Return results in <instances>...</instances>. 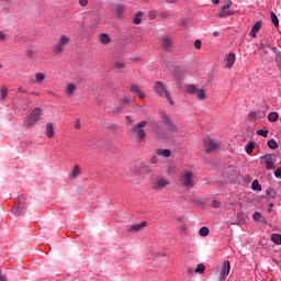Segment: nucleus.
Wrapping results in <instances>:
<instances>
[{
	"instance_id": "bf43d9fd",
	"label": "nucleus",
	"mask_w": 281,
	"mask_h": 281,
	"mask_svg": "<svg viewBox=\"0 0 281 281\" xmlns=\"http://www.w3.org/2000/svg\"><path fill=\"white\" fill-rule=\"evenodd\" d=\"M181 229H182V232H188V225H182Z\"/></svg>"
},
{
	"instance_id": "6e6552de",
	"label": "nucleus",
	"mask_w": 281,
	"mask_h": 281,
	"mask_svg": "<svg viewBox=\"0 0 281 281\" xmlns=\"http://www.w3.org/2000/svg\"><path fill=\"white\" fill-rule=\"evenodd\" d=\"M67 43H69V37H67V35H63L57 45L54 46L53 48V53L55 54V56H58V54H63V47H65V45H67Z\"/></svg>"
},
{
	"instance_id": "f3484780",
	"label": "nucleus",
	"mask_w": 281,
	"mask_h": 281,
	"mask_svg": "<svg viewBox=\"0 0 281 281\" xmlns=\"http://www.w3.org/2000/svg\"><path fill=\"white\" fill-rule=\"evenodd\" d=\"M131 91H132V93H135V95H138V98H140V100H144V98H146V94H144V92H142V90L139 89V86H137L135 83L131 86Z\"/></svg>"
},
{
	"instance_id": "f03ea898",
	"label": "nucleus",
	"mask_w": 281,
	"mask_h": 281,
	"mask_svg": "<svg viewBox=\"0 0 281 281\" xmlns=\"http://www.w3.org/2000/svg\"><path fill=\"white\" fill-rule=\"evenodd\" d=\"M154 91L157 95H159V98L164 97V94H165L169 104L171 106H175V100H172V97L170 95V92L168 91V89H166V86H164V82L156 81L155 87H154Z\"/></svg>"
},
{
	"instance_id": "052dcab7",
	"label": "nucleus",
	"mask_w": 281,
	"mask_h": 281,
	"mask_svg": "<svg viewBox=\"0 0 281 281\" xmlns=\"http://www.w3.org/2000/svg\"><path fill=\"white\" fill-rule=\"evenodd\" d=\"M188 273H189V276H192L194 273V270L192 268H189Z\"/></svg>"
},
{
	"instance_id": "393cba45",
	"label": "nucleus",
	"mask_w": 281,
	"mask_h": 281,
	"mask_svg": "<svg viewBox=\"0 0 281 281\" xmlns=\"http://www.w3.org/2000/svg\"><path fill=\"white\" fill-rule=\"evenodd\" d=\"M251 190H254L255 192H260L262 190V187L260 186V182L258 180L252 181Z\"/></svg>"
},
{
	"instance_id": "864d4df0",
	"label": "nucleus",
	"mask_w": 281,
	"mask_h": 281,
	"mask_svg": "<svg viewBox=\"0 0 281 281\" xmlns=\"http://www.w3.org/2000/svg\"><path fill=\"white\" fill-rule=\"evenodd\" d=\"M26 56H27V58H32V56H34V52L29 49L26 52Z\"/></svg>"
},
{
	"instance_id": "ddd939ff",
	"label": "nucleus",
	"mask_w": 281,
	"mask_h": 281,
	"mask_svg": "<svg viewBox=\"0 0 281 281\" xmlns=\"http://www.w3.org/2000/svg\"><path fill=\"white\" fill-rule=\"evenodd\" d=\"M146 225H148V223L146 221H144L140 224L128 225L126 227V229L130 234L133 232H142V229H144V227H146Z\"/></svg>"
},
{
	"instance_id": "5fc2aeb1",
	"label": "nucleus",
	"mask_w": 281,
	"mask_h": 281,
	"mask_svg": "<svg viewBox=\"0 0 281 281\" xmlns=\"http://www.w3.org/2000/svg\"><path fill=\"white\" fill-rule=\"evenodd\" d=\"M18 93H27V90L23 89V87H20L18 89Z\"/></svg>"
},
{
	"instance_id": "49530a36",
	"label": "nucleus",
	"mask_w": 281,
	"mask_h": 281,
	"mask_svg": "<svg viewBox=\"0 0 281 281\" xmlns=\"http://www.w3.org/2000/svg\"><path fill=\"white\" fill-rule=\"evenodd\" d=\"M274 177H277V179H281V167L274 171Z\"/></svg>"
},
{
	"instance_id": "2eb2a0df",
	"label": "nucleus",
	"mask_w": 281,
	"mask_h": 281,
	"mask_svg": "<svg viewBox=\"0 0 281 281\" xmlns=\"http://www.w3.org/2000/svg\"><path fill=\"white\" fill-rule=\"evenodd\" d=\"M234 63H236V54L229 53L227 58L225 59L224 67L226 69H232L234 67Z\"/></svg>"
},
{
	"instance_id": "69168bd1",
	"label": "nucleus",
	"mask_w": 281,
	"mask_h": 281,
	"mask_svg": "<svg viewBox=\"0 0 281 281\" xmlns=\"http://www.w3.org/2000/svg\"><path fill=\"white\" fill-rule=\"evenodd\" d=\"M167 1V3H177V1H179V0H166Z\"/></svg>"
},
{
	"instance_id": "bb28decb",
	"label": "nucleus",
	"mask_w": 281,
	"mask_h": 281,
	"mask_svg": "<svg viewBox=\"0 0 281 281\" xmlns=\"http://www.w3.org/2000/svg\"><path fill=\"white\" fill-rule=\"evenodd\" d=\"M271 240L274 245H281V235L280 234H272Z\"/></svg>"
},
{
	"instance_id": "423d86ee",
	"label": "nucleus",
	"mask_w": 281,
	"mask_h": 281,
	"mask_svg": "<svg viewBox=\"0 0 281 281\" xmlns=\"http://www.w3.org/2000/svg\"><path fill=\"white\" fill-rule=\"evenodd\" d=\"M233 2L232 0L226 1L218 11L220 19H225V16H232L234 14L233 10H229L232 8Z\"/></svg>"
},
{
	"instance_id": "680f3d73",
	"label": "nucleus",
	"mask_w": 281,
	"mask_h": 281,
	"mask_svg": "<svg viewBox=\"0 0 281 281\" xmlns=\"http://www.w3.org/2000/svg\"><path fill=\"white\" fill-rule=\"evenodd\" d=\"M265 47H267V45H265V43L259 44V49H263Z\"/></svg>"
},
{
	"instance_id": "6ab92c4d",
	"label": "nucleus",
	"mask_w": 281,
	"mask_h": 281,
	"mask_svg": "<svg viewBox=\"0 0 281 281\" xmlns=\"http://www.w3.org/2000/svg\"><path fill=\"white\" fill-rule=\"evenodd\" d=\"M46 137H48V139H52V137H54V124L52 123L46 124Z\"/></svg>"
},
{
	"instance_id": "72a5a7b5",
	"label": "nucleus",
	"mask_w": 281,
	"mask_h": 281,
	"mask_svg": "<svg viewBox=\"0 0 281 281\" xmlns=\"http://www.w3.org/2000/svg\"><path fill=\"white\" fill-rule=\"evenodd\" d=\"M268 147H270L271 150H276V148H278V142H276L273 138L268 140Z\"/></svg>"
},
{
	"instance_id": "8fccbe9b",
	"label": "nucleus",
	"mask_w": 281,
	"mask_h": 281,
	"mask_svg": "<svg viewBox=\"0 0 281 281\" xmlns=\"http://www.w3.org/2000/svg\"><path fill=\"white\" fill-rule=\"evenodd\" d=\"M79 3L82 8H86V5L89 3V0H79Z\"/></svg>"
},
{
	"instance_id": "f8f14e48",
	"label": "nucleus",
	"mask_w": 281,
	"mask_h": 281,
	"mask_svg": "<svg viewBox=\"0 0 281 281\" xmlns=\"http://www.w3.org/2000/svg\"><path fill=\"white\" fill-rule=\"evenodd\" d=\"M192 171H187L182 175L181 182L186 188H194V182L192 181Z\"/></svg>"
},
{
	"instance_id": "b1692460",
	"label": "nucleus",
	"mask_w": 281,
	"mask_h": 281,
	"mask_svg": "<svg viewBox=\"0 0 281 281\" xmlns=\"http://www.w3.org/2000/svg\"><path fill=\"white\" fill-rule=\"evenodd\" d=\"M271 21L276 27H280V20H278V15H276V12H270Z\"/></svg>"
},
{
	"instance_id": "2f4dec72",
	"label": "nucleus",
	"mask_w": 281,
	"mask_h": 281,
	"mask_svg": "<svg viewBox=\"0 0 281 281\" xmlns=\"http://www.w3.org/2000/svg\"><path fill=\"white\" fill-rule=\"evenodd\" d=\"M168 183H169L168 180H166L164 178L157 180L158 188H166V186H168Z\"/></svg>"
},
{
	"instance_id": "de8ad7c7",
	"label": "nucleus",
	"mask_w": 281,
	"mask_h": 281,
	"mask_svg": "<svg viewBox=\"0 0 281 281\" xmlns=\"http://www.w3.org/2000/svg\"><path fill=\"white\" fill-rule=\"evenodd\" d=\"M201 45H202L201 40H196V41L194 42V47H195V49H201Z\"/></svg>"
},
{
	"instance_id": "4be33fe9",
	"label": "nucleus",
	"mask_w": 281,
	"mask_h": 281,
	"mask_svg": "<svg viewBox=\"0 0 281 281\" xmlns=\"http://www.w3.org/2000/svg\"><path fill=\"white\" fill-rule=\"evenodd\" d=\"M199 88H196V86L194 85H188L186 86V91L187 93H189V95H194V93H196Z\"/></svg>"
},
{
	"instance_id": "37998d69",
	"label": "nucleus",
	"mask_w": 281,
	"mask_h": 281,
	"mask_svg": "<svg viewBox=\"0 0 281 281\" xmlns=\"http://www.w3.org/2000/svg\"><path fill=\"white\" fill-rule=\"evenodd\" d=\"M124 67H125L124 63L116 61L114 64V69H124Z\"/></svg>"
},
{
	"instance_id": "79ce46f5",
	"label": "nucleus",
	"mask_w": 281,
	"mask_h": 281,
	"mask_svg": "<svg viewBox=\"0 0 281 281\" xmlns=\"http://www.w3.org/2000/svg\"><path fill=\"white\" fill-rule=\"evenodd\" d=\"M193 203H195V205H205L207 203V199L205 200H193Z\"/></svg>"
},
{
	"instance_id": "9b49d317",
	"label": "nucleus",
	"mask_w": 281,
	"mask_h": 281,
	"mask_svg": "<svg viewBox=\"0 0 281 281\" xmlns=\"http://www.w3.org/2000/svg\"><path fill=\"white\" fill-rule=\"evenodd\" d=\"M229 271H232V265L229 263V260H225L222 265L218 280H226L227 276H229Z\"/></svg>"
},
{
	"instance_id": "c756f323",
	"label": "nucleus",
	"mask_w": 281,
	"mask_h": 281,
	"mask_svg": "<svg viewBox=\"0 0 281 281\" xmlns=\"http://www.w3.org/2000/svg\"><path fill=\"white\" fill-rule=\"evenodd\" d=\"M195 95H196L198 100H205V90L198 89L195 91Z\"/></svg>"
},
{
	"instance_id": "5701e85b",
	"label": "nucleus",
	"mask_w": 281,
	"mask_h": 281,
	"mask_svg": "<svg viewBox=\"0 0 281 281\" xmlns=\"http://www.w3.org/2000/svg\"><path fill=\"white\" fill-rule=\"evenodd\" d=\"M278 120H280V114H278V112H270L268 114L269 122H278Z\"/></svg>"
},
{
	"instance_id": "0e129e2a",
	"label": "nucleus",
	"mask_w": 281,
	"mask_h": 281,
	"mask_svg": "<svg viewBox=\"0 0 281 281\" xmlns=\"http://www.w3.org/2000/svg\"><path fill=\"white\" fill-rule=\"evenodd\" d=\"M213 36H221V33L218 31H214Z\"/></svg>"
},
{
	"instance_id": "6e6d98bb",
	"label": "nucleus",
	"mask_w": 281,
	"mask_h": 281,
	"mask_svg": "<svg viewBox=\"0 0 281 281\" xmlns=\"http://www.w3.org/2000/svg\"><path fill=\"white\" fill-rule=\"evenodd\" d=\"M157 161H158V158H157V156L154 155L151 157V164H157Z\"/></svg>"
},
{
	"instance_id": "0eeeda50",
	"label": "nucleus",
	"mask_w": 281,
	"mask_h": 281,
	"mask_svg": "<svg viewBox=\"0 0 281 281\" xmlns=\"http://www.w3.org/2000/svg\"><path fill=\"white\" fill-rule=\"evenodd\" d=\"M162 124L167 126V131H169V133H179V128L177 125H175V123H172L170 116H168L166 112H162Z\"/></svg>"
},
{
	"instance_id": "c03bdc74",
	"label": "nucleus",
	"mask_w": 281,
	"mask_h": 281,
	"mask_svg": "<svg viewBox=\"0 0 281 281\" xmlns=\"http://www.w3.org/2000/svg\"><path fill=\"white\" fill-rule=\"evenodd\" d=\"M237 218H239V225H246L247 222H245V218H243V213H238Z\"/></svg>"
},
{
	"instance_id": "a19ab883",
	"label": "nucleus",
	"mask_w": 281,
	"mask_h": 281,
	"mask_svg": "<svg viewBox=\"0 0 281 281\" xmlns=\"http://www.w3.org/2000/svg\"><path fill=\"white\" fill-rule=\"evenodd\" d=\"M257 135H260L261 137H267L269 135V130H258Z\"/></svg>"
},
{
	"instance_id": "f704fd0d",
	"label": "nucleus",
	"mask_w": 281,
	"mask_h": 281,
	"mask_svg": "<svg viewBox=\"0 0 281 281\" xmlns=\"http://www.w3.org/2000/svg\"><path fill=\"white\" fill-rule=\"evenodd\" d=\"M200 236H209L210 235V228L203 226L199 231Z\"/></svg>"
},
{
	"instance_id": "c85d7f7f",
	"label": "nucleus",
	"mask_w": 281,
	"mask_h": 281,
	"mask_svg": "<svg viewBox=\"0 0 281 281\" xmlns=\"http://www.w3.org/2000/svg\"><path fill=\"white\" fill-rule=\"evenodd\" d=\"M252 217H254V221H259V223H265V217L260 212H255Z\"/></svg>"
},
{
	"instance_id": "cd10ccee",
	"label": "nucleus",
	"mask_w": 281,
	"mask_h": 281,
	"mask_svg": "<svg viewBox=\"0 0 281 281\" xmlns=\"http://www.w3.org/2000/svg\"><path fill=\"white\" fill-rule=\"evenodd\" d=\"M195 273H198L199 276H203V273H205V265L199 263L195 268Z\"/></svg>"
},
{
	"instance_id": "412c9836",
	"label": "nucleus",
	"mask_w": 281,
	"mask_h": 281,
	"mask_svg": "<svg viewBox=\"0 0 281 281\" xmlns=\"http://www.w3.org/2000/svg\"><path fill=\"white\" fill-rule=\"evenodd\" d=\"M143 16H144V12L138 11V12L135 14L134 19H133L134 25H139V23H142V18H143Z\"/></svg>"
},
{
	"instance_id": "20e7f679",
	"label": "nucleus",
	"mask_w": 281,
	"mask_h": 281,
	"mask_svg": "<svg viewBox=\"0 0 281 281\" xmlns=\"http://www.w3.org/2000/svg\"><path fill=\"white\" fill-rule=\"evenodd\" d=\"M25 198L23 195L18 196L15 205L12 206L11 212L14 216H23V211L25 210Z\"/></svg>"
},
{
	"instance_id": "338daca9",
	"label": "nucleus",
	"mask_w": 281,
	"mask_h": 281,
	"mask_svg": "<svg viewBox=\"0 0 281 281\" xmlns=\"http://www.w3.org/2000/svg\"><path fill=\"white\" fill-rule=\"evenodd\" d=\"M272 49H273L274 54H278V47H273Z\"/></svg>"
},
{
	"instance_id": "e2e57ef3",
	"label": "nucleus",
	"mask_w": 281,
	"mask_h": 281,
	"mask_svg": "<svg viewBox=\"0 0 281 281\" xmlns=\"http://www.w3.org/2000/svg\"><path fill=\"white\" fill-rule=\"evenodd\" d=\"M221 0H212L213 5H218Z\"/></svg>"
},
{
	"instance_id": "a211bd4d",
	"label": "nucleus",
	"mask_w": 281,
	"mask_h": 281,
	"mask_svg": "<svg viewBox=\"0 0 281 281\" xmlns=\"http://www.w3.org/2000/svg\"><path fill=\"white\" fill-rule=\"evenodd\" d=\"M99 41L101 45H109V43H111V36L106 33H101L99 34Z\"/></svg>"
},
{
	"instance_id": "774afa93",
	"label": "nucleus",
	"mask_w": 281,
	"mask_h": 281,
	"mask_svg": "<svg viewBox=\"0 0 281 281\" xmlns=\"http://www.w3.org/2000/svg\"><path fill=\"white\" fill-rule=\"evenodd\" d=\"M119 109H124V103H121V104L119 105Z\"/></svg>"
},
{
	"instance_id": "603ef678",
	"label": "nucleus",
	"mask_w": 281,
	"mask_h": 281,
	"mask_svg": "<svg viewBox=\"0 0 281 281\" xmlns=\"http://www.w3.org/2000/svg\"><path fill=\"white\" fill-rule=\"evenodd\" d=\"M5 41V34L0 31V42L3 43Z\"/></svg>"
},
{
	"instance_id": "13d9d810",
	"label": "nucleus",
	"mask_w": 281,
	"mask_h": 281,
	"mask_svg": "<svg viewBox=\"0 0 281 281\" xmlns=\"http://www.w3.org/2000/svg\"><path fill=\"white\" fill-rule=\"evenodd\" d=\"M130 102H131V99H128V98L123 99V104H130Z\"/></svg>"
},
{
	"instance_id": "f257e3e1",
	"label": "nucleus",
	"mask_w": 281,
	"mask_h": 281,
	"mask_svg": "<svg viewBox=\"0 0 281 281\" xmlns=\"http://www.w3.org/2000/svg\"><path fill=\"white\" fill-rule=\"evenodd\" d=\"M148 124L147 121H142L132 126V133H136L137 144H142V142H146V131L144 127Z\"/></svg>"
},
{
	"instance_id": "4d7b16f0",
	"label": "nucleus",
	"mask_w": 281,
	"mask_h": 281,
	"mask_svg": "<svg viewBox=\"0 0 281 281\" xmlns=\"http://www.w3.org/2000/svg\"><path fill=\"white\" fill-rule=\"evenodd\" d=\"M75 128H77V130L80 128V120L79 119L76 121Z\"/></svg>"
},
{
	"instance_id": "58836bf2",
	"label": "nucleus",
	"mask_w": 281,
	"mask_h": 281,
	"mask_svg": "<svg viewBox=\"0 0 281 281\" xmlns=\"http://www.w3.org/2000/svg\"><path fill=\"white\" fill-rule=\"evenodd\" d=\"M123 13H124V4H117L116 5V14H117V16H122Z\"/></svg>"
},
{
	"instance_id": "4468645a",
	"label": "nucleus",
	"mask_w": 281,
	"mask_h": 281,
	"mask_svg": "<svg viewBox=\"0 0 281 281\" xmlns=\"http://www.w3.org/2000/svg\"><path fill=\"white\" fill-rule=\"evenodd\" d=\"M160 45H161L164 52H170V47H172V41L170 40V37L165 35L161 37Z\"/></svg>"
},
{
	"instance_id": "1a4fd4ad",
	"label": "nucleus",
	"mask_w": 281,
	"mask_h": 281,
	"mask_svg": "<svg viewBox=\"0 0 281 281\" xmlns=\"http://www.w3.org/2000/svg\"><path fill=\"white\" fill-rule=\"evenodd\" d=\"M204 148H205V153L210 155V153H214V150H218V145L214 139L206 137L204 138Z\"/></svg>"
},
{
	"instance_id": "4c0bfd02",
	"label": "nucleus",
	"mask_w": 281,
	"mask_h": 281,
	"mask_svg": "<svg viewBox=\"0 0 281 281\" xmlns=\"http://www.w3.org/2000/svg\"><path fill=\"white\" fill-rule=\"evenodd\" d=\"M35 80H36V82H43V81L45 80V74H43V72H37V74L35 75Z\"/></svg>"
},
{
	"instance_id": "09e8293b",
	"label": "nucleus",
	"mask_w": 281,
	"mask_h": 281,
	"mask_svg": "<svg viewBox=\"0 0 281 281\" xmlns=\"http://www.w3.org/2000/svg\"><path fill=\"white\" fill-rule=\"evenodd\" d=\"M0 281H8V277L0 270Z\"/></svg>"
},
{
	"instance_id": "dca6fc26",
	"label": "nucleus",
	"mask_w": 281,
	"mask_h": 281,
	"mask_svg": "<svg viewBox=\"0 0 281 281\" xmlns=\"http://www.w3.org/2000/svg\"><path fill=\"white\" fill-rule=\"evenodd\" d=\"M261 29H262V21L256 22L250 31L251 38H257L258 37L257 34H258V32H260Z\"/></svg>"
},
{
	"instance_id": "aec40b11",
	"label": "nucleus",
	"mask_w": 281,
	"mask_h": 281,
	"mask_svg": "<svg viewBox=\"0 0 281 281\" xmlns=\"http://www.w3.org/2000/svg\"><path fill=\"white\" fill-rule=\"evenodd\" d=\"M266 194H267V196H270V199H276L278 196V190L270 187L266 190Z\"/></svg>"
},
{
	"instance_id": "c9c22d12",
	"label": "nucleus",
	"mask_w": 281,
	"mask_h": 281,
	"mask_svg": "<svg viewBox=\"0 0 281 281\" xmlns=\"http://www.w3.org/2000/svg\"><path fill=\"white\" fill-rule=\"evenodd\" d=\"M254 148H256V145L254 144V142H249L247 144V155H251V153H254Z\"/></svg>"
},
{
	"instance_id": "ea45409f",
	"label": "nucleus",
	"mask_w": 281,
	"mask_h": 281,
	"mask_svg": "<svg viewBox=\"0 0 281 281\" xmlns=\"http://www.w3.org/2000/svg\"><path fill=\"white\" fill-rule=\"evenodd\" d=\"M248 120H250V122H256V120H258V113L256 112H250L248 114Z\"/></svg>"
},
{
	"instance_id": "9d476101",
	"label": "nucleus",
	"mask_w": 281,
	"mask_h": 281,
	"mask_svg": "<svg viewBox=\"0 0 281 281\" xmlns=\"http://www.w3.org/2000/svg\"><path fill=\"white\" fill-rule=\"evenodd\" d=\"M173 77L178 87H181L183 78H186V70L180 69L179 67L173 68Z\"/></svg>"
},
{
	"instance_id": "a878e982",
	"label": "nucleus",
	"mask_w": 281,
	"mask_h": 281,
	"mask_svg": "<svg viewBox=\"0 0 281 281\" xmlns=\"http://www.w3.org/2000/svg\"><path fill=\"white\" fill-rule=\"evenodd\" d=\"M5 98H8V88L2 87L0 89V102H3V100H5Z\"/></svg>"
},
{
	"instance_id": "7ed1b4c3",
	"label": "nucleus",
	"mask_w": 281,
	"mask_h": 281,
	"mask_svg": "<svg viewBox=\"0 0 281 281\" xmlns=\"http://www.w3.org/2000/svg\"><path fill=\"white\" fill-rule=\"evenodd\" d=\"M41 115H43V110L41 108H35L32 110L31 114L26 117V126L30 128L34 126L38 120H41Z\"/></svg>"
},
{
	"instance_id": "39448f33",
	"label": "nucleus",
	"mask_w": 281,
	"mask_h": 281,
	"mask_svg": "<svg viewBox=\"0 0 281 281\" xmlns=\"http://www.w3.org/2000/svg\"><path fill=\"white\" fill-rule=\"evenodd\" d=\"M261 164H265L266 170H276V154H265L261 156Z\"/></svg>"
},
{
	"instance_id": "7c9ffc66",
	"label": "nucleus",
	"mask_w": 281,
	"mask_h": 281,
	"mask_svg": "<svg viewBox=\"0 0 281 281\" xmlns=\"http://www.w3.org/2000/svg\"><path fill=\"white\" fill-rule=\"evenodd\" d=\"M80 175V167L78 165L75 166L72 173L70 175V179H76Z\"/></svg>"
},
{
	"instance_id": "e433bc0d",
	"label": "nucleus",
	"mask_w": 281,
	"mask_h": 281,
	"mask_svg": "<svg viewBox=\"0 0 281 281\" xmlns=\"http://www.w3.org/2000/svg\"><path fill=\"white\" fill-rule=\"evenodd\" d=\"M66 91L67 93H69V95H72V93L76 91V85L74 83L68 85Z\"/></svg>"
},
{
	"instance_id": "a18cd8bd",
	"label": "nucleus",
	"mask_w": 281,
	"mask_h": 281,
	"mask_svg": "<svg viewBox=\"0 0 281 281\" xmlns=\"http://www.w3.org/2000/svg\"><path fill=\"white\" fill-rule=\"evenodd\" d=\"M212 207H215V209L221 207V202L218 200H213L212 201Z\"/></svg>"
},
{
	"instance_id": "473e14b6",
	"label": "nucleus",
	"mask_w": 281,
	"mask_h": 281,
	"mask_svg": "<svg viewBox=\"0 0 281 281\" xmlns=\"http://www.w3.org/2000/svg\"><path fill=\"white\" fill-rule=\"evenodd\" d=\"M157 155H161L162 157H170V155H172V151L170 149H162L160 151H157Z\"/></svg>"
},
{
	"instance_id": "3c124183",
	"label": "nucleus",
	"mask_w": 281,
	"mask_h": 281,
	"mask_svg": "<svg viewBox=\"0 0 281 281\" xmlns=\"http://www.w3.org/2000/svg\"><path fill=\"white\" fill-rule=\"evenodd\" d=\"M125 120H126V123L130 125V124H133V119H131V115H126L125 116Z\"/></svg>"
}]
</instances>
